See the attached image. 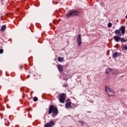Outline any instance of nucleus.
<instances>
[{
    "mask_svg": "<svg viewBox=\"0 0 127 127\" xmlns=\"http://www.w3.org/2000/svg\"><path fill=\"white\" fill-rule=\"evenodd\" d=\"M115 33L116 35H118V36H122V34H125V33H126V27L122 26L119 29L116 30Z\"/></svg>",
    "mask_w": 127,
    "mask_h": 127,
    "instance_id": "1",
    "label": "nucleus"
},
{
    "mask_svg": "<svg viewBox=\"0 0 127 127\" xmlns=\"http://www.w3.org/2000/svg\"><path fill=\"white\" fill-rule=\"evenodd\" d=\"M52 113L55 116H57V114H58V109L53 105H51L49 107L48 114L49 115H51Z\"/></svg>",
    "mask_w": 127,
    "mask_h": 127,
    "instance_id": "2",
    "label": "nucleus"
},
{
    "mask_svg": "<svg viewBox=\"0 0 127 127\" xmlns=\"http://www.w3.org/2000/svg\"><path fill=\"white\" fill-rule=\"evenodd\" d=\"M105 90L108 93V96H109V97H111V96H114V95H115V92H114V90H112L108 86H105Z\"/></svg>",
    "mask_w": 127,
    "mask_h": 127,
    "instance_id": "3",
    "label": "nucleus"
},
{
    "mask_svg": "<svg viewBox=\"0 0 127 127\" xmlns=\"http://www.w3.org/2000/svg\"><path fill=\"white\" fill-rule=\"evenodd\" d=\"M79 14V12L76 11H71L68 14L66 15L67 18L70 17V16H77Z\"/></svg>",
    "mask_w": 127,
    "mask_h": 127,
    "instance_id": "4",
    "label": "nucleus"
},
{
    "mask_svg": "<svg viewBox=\"0 0 127 127\" xmlns=\"http://www.w3.org/2000/svg\"><path fill=\"white\" fill-rule=\"evenodd\" d=\"M66 100V94L64 93H62L60 94V98L59 99V101L61 103H64L65 100Z\"/></svg>",
    "mask_w": 127,
    "mask_h": 127,
    "instance_id": "5",
    "label": "nucleus"
},
{
    "mask_svg": "<svg viewBox=\"0 0 127 127\" xmlns=\"http://www.w3.org/2000/svg\"><path fill=\"white\" fill-rule=\"evenodd\" d=\"M77 43L78 46H81L82 45V39L81 38V34H79L77 37Z\"/></svg>",
    "mask_w": 127,
    "mask_h": 127,
    "instance_id": "6",
    "label": "nucleus"
},
{
    "mask_svg": "<svg viewBox=\"0 0 127 127\" xmlns=\"http://www.w3.org/2000/svg\"><path fill=\"white\" fill-rule=\"evenodd\" d=\"M54 126V122L53 121H51L49 123L46 124L44 127H52Z\"/></svg>",
    "mask_w": 127,
    "mask_h": 127,
    "instance_id": "7",
    "label": "nucleus"
},
{
    "mask_svg": "<svg viewBox=\"0 0 127 127\" xmlns=\"http://www.w3.org/2000/svg\"><path fill=\"white\" fill-rule=\"evenodd\" d=\"M114 38L116 42H119L121 40V37H119V36H114Z\"/></svg>",
    "mask_w": 127,
    "mask_h": 127,
    "instance_id": "8",
    "label": "nucleus"
},
{
    "mask_svg": "<svg viewBox=\"0 0 127 127\" xmlns=\"http://www.w3.org/2000/svg\"><path fill=\"white\" fill-rule=\"evenodd\" d=\"M65 107L66 108H67L68 109H70V108H71V102H69L66 103V104H65Z\"/></svg>",
    "mask_w": 127,
    "mask_h": 127,
    "instance_id": "9",
    "label": "nucleus"
},
{
    "mask_svg": "<svg viewBox=\"0 0 127 127\" xmlns=\"http://www.w3.org/2000/svg\"><path fill=\"white\" fill-rule=\"evenodd\" d=\"M118 56H120V54H119L118 52H115L113 55L114 58H117V57Z\"/></svg>",
    "mask_w": 127,
    "mask_h": 127,
    "instance_id": "10",
    "label": "nucleus"
},
{
    "mask_svg": "<svg viewBox=\"0 0 127 127\" xmlns=\"http://www.w3.org/2000/svg\"><path fill=\"white\" fill-rule=\"evenodd\" d=\"M58 68L59 69V71H60V72H62L63 71V67L61 65H59L58 66Z\"/></svg>",
    "mask_w": 127,
    "mask_h": 127,
    "instance_id": "11",
    "label": "nucleus"
},
{
    "mask_svg": "<svg viewBox=\"0 0 127 127\" xmlns=\"http://www.w3.org/2000/svg\"><path fill=\"white\" fill-rule=\"evenodd\" d=\"M58 60L59 62H63V61H64L63 58L60 57L58 58Z\"/></svg>",
    "mask_w": 127,
    "mask_h": 127,
    "instance_id": "12",
    "label": "nucleus"
},
{
    "mask_svg": "<svg viewBox=\"0 0 127 127\" xmlns=\"http://www.w3.org/2000/svg\"><path fill=\"white\" fill-rule=\"evenodd\" d=\"M121 42H126V41H127V40L125 39L124 38H121L120 39Z\"/></svg>",
    "mask_w": 127,
    "mask_h": 127,
    "instance_id": "13",
    "label": "nucleus"
},
{
    "mask_svg": "<svg viewBox=\"0 0 127 127\" xmlns=\"http://www.w3.org/2000/svg\"><path fill=\"white\" fill-rule=\"evenodd\" d=\"M122 47L123 50H127V46L122 45Z\"/></svg>",
    "mask_w": 127,
    "mask_h": 127,
    "instance_id": "14",
    "label": "nucleus"
},
{
    "mask_svg": "<svg viewBox=\"0 0 127 127\" xmlns=\"http://www.w3.org/2000/svg\"><path fill=\"white\" fill-rule=\"evenodd\" d=\"M5 28H6V26H5V25L2 26V27L1 28V31H3V30H4V29H5Z\"/></svg>",
    "mask_w": 127,
    "mask_h": 127,
    "instance_id": "15",
    "label": "nucleus"
},
{
    "mask_svg": "<svg viewBox=\"0 0 127 127\" xmlns=\"http://www.w3.org/2000/svg\"><path fill=\"white\" fill-rule=\"evenodd\" d=\"M33 101L34 102H37V101H38V98L36 97H35L33 99Z\"/></svg>",
    "mask_w": 127,
    "mask_h": 127,
    "instance_id": "16",
    "label": "nucleus"
},
{
    "mask_svg": "<svg viewBox=\"0 0 127 127\" xmlns=\"http://www.w3.org/2000/svg\"><path fill=\"white\" fill-rule=\"evenodd\" d=\"M112 71V69H111L110 68H108L106 70V73L107 74L110 73V71Z\"/></svg>",
    "mask_w": 127,
    "mask_h": 127,
    "instance_id": "17",
    "label": "nucleus"
},
{
    "mask_svg": "<svg viewBox=\"0 0 127 127\" xmlns=\"http://www.w3.org/2000/svg\"><path fill=\"white\" fill-rule=\"evenodd\" d=\"M113 24H112V23H109L108 24V27H109V28L112 26Z\"/></svg>",
    "mask_w": 127,
    "mask_h": 127,
    "instance_id": "18",
    "label": "nucleus"
},
{
    "mask_svg": "<svg viewBox=\"0 0 127 127\" xmlns=\"http://www.w3.org/2000/svg\"><path fill=\"white\" fill-rule=\"evenodd\" d=\"M2 53H3V49H0V54H1Z\"/></svg>",
    "mask_w": 127,
    "mask_h": 127,
    "instance_id": "19",
    "label": "nucleus"
},
{
    "mask_svg": "<svg viewBox=\"0 0 127 127\" xmlns=\"http://www.w3.org/2000/svg\"><path fill=\"white\" fill-rule=\"evenodd\" d=\"M126 18L127 19V14L126 15Z\"/></svg>",
    "mask_w": 127,
    "mask_h": 127,
    "instance_id": "20",
    "label": "nucleus"
}]
</instances>
